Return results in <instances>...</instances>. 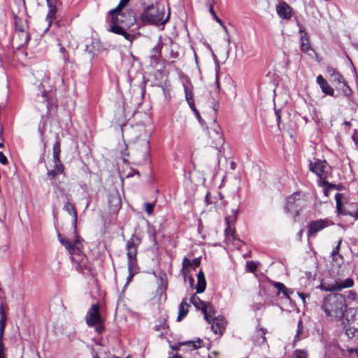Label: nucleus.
<instances>
[{"label": "nucleus", "instance_id": "1", "mask_svg": "<svg viewBox=\"0 0 358 358\" xmlns=\"http://www.w3.org/2000/svg\"><path fill=\"white\" fill-rule=\"evenodd\" d=\"M322 308L327 316L341 318L347 308L345 298L341 294H330L324 299Z\"/></svg>", "mask_w": 358, "mask_h": 358}, {"label": "nucleus", "instance_id": "2", "mask_svg": "<svg viewBox=\"0 0 358 358\" xmlns=\"http://www.w3.org/2000/svg\"><path fill=\"white\" fill-rule=\"evenodd\" d=\"M141 243V238L136 234H132L126 243L128 270L131 273V277H134L138 271L136 255Z\"/></svg>", "mask_w": 358, "mask_h": 358}, {"label": "nucleus", "instance_id": "3", "mask_svg": "<svg viewBox=\"0 0 358 358\" xmlns=\"http://www.w3.org/2000/svg\"><path fill=\"white\" fill-rule=\"evenodd\" d=\"M58 238L59 242L65 246L66 249L71 255V261L80 268L85 267L87 257L80 254L82 248L80 241L77 239L73 243H71L69 239L63 238L60 234H58Z\"/></svg>", "mask_w": 358, "mask_h": 358}, {"label": "nucleus", "instance_id": "4", "mask_svg": "<svg viewBox=\"0 0 358 358\" xmlns=\"http://www.w3.org/2000/svg\"><path fill=\"white\" fill-rule=\"evenodd\" d=\"M164 15V12L159 10L157 6L150 5L144 10L140 18L144 24H164L167 20H163Z\"/></svg>", "mask_w": 358, "mask_h": 358}, {"label": "nucleus", "instance_id": "5", "mask_svg": "<svg viewBox=\"0 0 358 358\" xmlns=\"http://www.w3.org/2000/svg\"><path fill=\"white\" fill-rule=\"evenodd\" d=\"M99 304H92L85 315L86 324L88 327H94L95 331L101 334L103 329V320L99 313Z\"/></svg>", "mask_w": 358, "mask_h": 358}, {"label": "nucleus", "instance_id": "6", "mask_svg": "<svg viewBox=\"0 0 358 358\" xmlns=\"http://www.w3.org/2000/svg\"><path fill=\"white\" fill-rule=\"evenodd\" d=\"M343 325L345 334L349 338L358 337V313L356 310L350 309L347 311Z\"/></svg>", "mask_w": 358, "mask_h": 358}, {"label": "nucleus", "instance_id": "7", "mask_svg": "<svg viewBox=\"0 0 358 358\" xmlns=\"http://www.w3.org/2000/svg\"><path fill=\"white\" fill-rule=\"evenodd\" d=\"M326 71L331 77V82L336 85V87L342 90L345 96H348L351 93V90L343 76L335 68L328 66L326 69Z\"/></svg>", "mask_w": 358, "mask_h": 358}, {"label": "nucleus", "instance_id": "8", "mask_svg": "<svg viewBox=\"0 0 358 358\" xmlns=\"http://www.w3.org/2000/svg\"><path fill=\"white\" fill-rule=\"evenodd\" d=\"M208 143L215 149L219 150L224 145V140L221 128L215 119L213 120V126L208 129Z\"/></svg>", "mask_w": 358, "mask_h": 358}, {"label": "nucleus", "instance_id": "9", "mask_svg": "<svg viewBox=\"0 0 358 358\" xmlns=\"http://www.w3.org/2000/svg\"><path fill=\"white\" fill-rule=\"evenodd\" d=\"M48 80V78H44L42 83L38 85L39 93L36 95V101L42 103L47 110H50V104H53V97L55 96V92L52 89H45L44 83Z\"/></svg>", "mask_w": 358, "mask_h": 358}, {"label": "nucleus", "instance_id": "10", "mask_svg": "<svg viewBox=\"0 0 358 358\" xmlns=\"http://www.w3.org/2000/svg\"><path fill=\"white\" fill-rule=\"evenodd\" d=\"M344 198L343 194L337 193L335 195V199L336 203V210L339 215H350L352 217H355V219L358 218V208L357 204H355V208L351 211L349 208V207L351 206L347 205L345 206H343V201L342 199Z\"/></svg>", "mask_w": 358, "mask_h": 358}, {"label": "nucleus", "instance_id": "11", "mask_svg": "<svg viewBox=\"0 0 358 358\" xmlns=\"http://www.w3.org/2000/svg\"><path fill=\"white\" fill-rule=\"evenodd\" d=\"M354 285V280L348 278L345 280H337L334 284L321 283L322 289L327 292L341 291L344 288H349Z\"/></svg>", "mask_w": 358, "mask_h": 358}, {"label": "nucleus", "instance_id": "12", "mask_svg": "<svg viewBox=\"0 0 358 358\" xmlns=\"http://www.w3.org/2000/svg\"><path fill=\"white\" fill-rule=\"evenodd\" d=\"M332 224L334 223L327 218L312 221L308 225V236L309 238L315 237L319 231Z\"/></svg>", "mask_w": 358, "mask_h": 358}, {"label": "nucleus", "instance_id": "13", "mask_svg": "<svg viewBox=\"0 0 358 358\" xmlns=\"http://www.w3.org/2000/svg\"><path fill=\"white\" fill-rule=\"evenodd\" d=\"M327 163L325 160L315 159L314 162H310L309 164V169L319 177L320 180H325L327 174Z\"/></svg>", "mask_w": 358, "mask_h": 358}, {"label": "nucleus", "instance_id": "14", "mask_svg": "<svg viewBox=\"0 0 358 358\" xmlns=\"http://www.w3.org/2000/svg\"><path fill=\"white\" fill-rule=\"evenodd\" d=\"M115 20L127 28H130L136 22L135 16L131 11H119L115 13Z\"/></svg>", "mask_w": 358, "mask_h": 358}, {"label": "nucleus", "instance_id": "15", "mask_svg": "<svg viewBox=\"0 0 358 358\" xmlns=\"http://www.w3.org/2000/svg\"><path fill=\"white\" fill-rule=\"evenodd\" d=\"M48 7V13L46 16V21L48 22V27L52 22L56 19L57 6L61 4L60 0H46Z\"/></svg>", "mask_w": 358, "mask_h": 358}, {"label": "nucleus", "instance_id": "16", "mask_svg": "<svg viewBox=\"0 0 358 358\" xmlns=\"http://www.w3.org/2000/svg\"><path fill=\"white\" fill-rule=\"evenodd\" d=\"M276 12L280 18L289 20L292 17V9L285 1H281L276 6Z\"/></svg>", "mask_w": 358, "mask_h": 358}, {"label": "nucleus", "instance_id": "17", "mask_svg": "<svg viewBox=\"0 0 358 358\" xmlns=\"http://www.w3.org/2000/svg\"><path fill=\"white\" fill-rule=\"evenodd\" d=\"M211 329L216 334H222L225 329V320L223 317H215L211 319Z\"/></svg>", "mask_w": 358, "mask_h": 358}, {"label": "nucleus", "instance_id": "18", "mask_svg": "<svg viewBox=\"0 0 358 358\" xmlns=\"http://www.w3.org/2000/svg\"><path fill=\"white\" fill-rule=\"evenodd\" d=\"M15 27L17 30L18 31V33L16 34L15 36V40H16L17 38H20L22 40V42L20 43L17 47V48H20V47L26 45L28 43L30 39V36L29 34L24 31L22 26L18 24V20L17 18L15 19Z\"/></svg>", "mask_w": 358, "mask_h": 358}, {"label": "nucleus", "instance_id": "19", "mask_svg": "<svg viewBox=\"0 0 358 358\" xmlns=\"http://www.w3.org/2000/svg\"><path fill=\"white\" fill-rule=\"evenodd\" d=\"M300 194L298 192L292 194L287 199L285 210L286 213H289L292 212H298V210L294 207L295 203L299 200Z\"/></svg>", "mask_w": 358, "mask_h": 358}, {"label": "nucleus", "instance_id": "20", "mask_svg": "<svg viewBox=\"0 0 358 358\" xmlns=\"http://www.w3.org/2000/svg\"><path fill=\"white\" fill-rule=\"evenodd\" d=\"M317 83L320 85L322 92L325 94L329 96H334V89L328 84L327 80L322 77V76L319 75L317 77Z\"/></svg>", "mask_w": 358, "mask_h": 358}, {"label": "nucleus", "instance_id": "21", "mask_svg": "<svg viewBox=\"0 0 358 358\" xmlns=\"http://www.w3.org/2000/svg\"><path fill=\"white\" fill-rule=\"evenodd\" d=\"M202 313L204 315L205 320L208 322H211V319L215 317V311L211 303H207L202 309Z\"/></svg>", "mask_w": 358, "mask_h": 358}, {"label": "nucleus", "instance_id": "22", "mask_svg": "<svg viewBox=\"0 0 358 358\" xmlns=\"http://www.w3.org/2000/svg\"><path fill=\"white\" fill-rule=\"evenodd\" d=\"M189 304L187 303V299H183L178 307V315L177 317L178 322L181 321L187 315L189 312Z\"/></svg>", "mask_w": 358, "mask_h": 358}, {"label": "nucleus", "instance_id": "23", "mask_svg": "<svg viewBox=\"0 0 358 358\" xmlns=\"http://www.w3.org/2000/svg\"><path fill=\"white\" fill-rule=\"evenodd\" d=\"M206 287V279L203 271H199L197 274L196 293H202L205 291Z\"/></svg>", "mask_w": 358, "mask_h": 358}, {"label": "nucleus", "instance_id": "24", "mask_svg": "<svg viewBox=\"0 0 358 358\" xmlns=\"http://www.w3.org/2000/svg\"><path fill=\"white\" fill-rule=\"evenodd\" d=\"M127 29V27H124L120 23L116 22L115 20V15H112V22L110 27V31L119 35H122L123 34L124 31Z\"/></svg>", "mask_w": 358, "mask_h": 358}, {"label": "nucleus", "instance_id": "25", "mask_svg": "<svg viewBox=\"0 0 358 358\" xmlns=\"http://www.w3.org/2000/svg\"><path fill=\"white\" fill-rule=\"evenodd\" d=\"M274 287L278 289V295L282 293L286 299H290L289 295L292 294L293 292L287 289L283 283L279 282H275Z\"/></svg>", "mask_w": 358, "mask_h": 358}, {"label": "nucleus", "instance_id": "26", "mask_svg": "<svg viewBox=\"0 0 358 358\" xmlns=\"http://www.w3.org/2000/svg\"><path fill=\"white\" fill-rule=\"evenodd\" d=\"M64 209L66 211H67L69 215H72V217H73V225H74V227L76 228V224H77L78 217H77V213H76V210L74 206L70 202L68 201L64 205Z\"/></svg>", "mask_w": 358, "mask_h": 358}, {"label": "nucleus", "instance_id": "27", "mask_svg": "<svg viewBox=\"0 0 358 358\" xmlns=\"http://www.w3.org/2000/svg\"><path fill=\"white\" fill-rule=\"evenodd\" d=\"M190 302L194 306L196 310H201L203 308V307L207 303L206 302L200 299L199 296H197L195 294H193L190 298Z\"/></svg>", "mask_w": 358, "mask_h": 358}, {"label": "nucleus", "instance_id": "28", "mask_svg": "<svg viewBox=\"0 0 358 358\" xmlns=\"http://www.w3.org/2000/svg\"><path fill=\"white\" fill-rule=\"evenodd\" d=\"M162 43L159 39L158 43L152 49L150 58L154 60H157L161 57Z\"/></svg>", "mask_w": 358, "mask_h": 358}, {"label": "nucleus", "instance_id": "29", "mask_svg": "<svg viewBox=\"0 0 358 358\" xmlns=\"http://www.w3.org/2000/svg\"><path fill=\"white\" fill-rule=\"evenodd\" d=\"M301 49L304 52H307L310 50L308 37L306 32L301 36Z\"/></svg>", "mask_w": 358, "mask_h": 358}, {"label": "nucleus", "instance_id": "30", "mask_svg": "<svg viewBox=\"0 0 358 358\" xmlns=\"http://www.w3.org/2000/svg\"><path fill=\"white\" fill-rule=\"evenodd\" d=\"M318 185L321 187H324V194L326 196H329V192L330 190L336 188V186L335 185L329 183L328 181H327L325 180H319Z\"/></svg>", "mask_w": 358, "mask_h": 358}, {"label": "nucleus", "instance_id": "31", "mask_svg": "<svg viewBox=\"0 0 358 358\" xmlns=\"http://www.w3.org/2000/svg\"><path fill=\"white\" fill-rule=\"evenodd\" d=\"M192 262L187 257H184L182 260V272L185 278L187 277L190 273L189 268L192 267Z\"/></svg>", "mask_w": 358, "mask_h": 358}, {"label": "nucleus", "instance_id": "32", "mask_svg": "<svg viewBox=\"0 0 358 358\" xmlns=\"http://www.w3.org/2000/svg\"><path fill=\"white\" fill-rule=\"evenodd\" d=\"M231 213L232 215H229L225 218L227 224H230L231 225L236 222L237 215L239 213V209L238 208L232 209Z\"/></svg>", "mask_w": 358, "mask_h": 358}, {"label": "nucleus", "instance_id": "33", "mask_svg": "<svg viewBox=\"0 0 358 358\" xmlns=\"http://www.w3.org/2000/svg\"><path fill=\"white\" fill-rule=\"evenodd\" d=\"M60 142L59 141H57L53 145V153H52V159H60Z\"/></svg>", "mask_w": 358, "mask_h": 358}, {"label": "nucleus", "instance_id": "34", "mask_svg": "<svg viewBox=\"0 0 358 358\" xmlns=\"http://www.w3.org/2000/svg\"><path fill=\"white\" fill-rule=\"evenodd\" d=\"M129 1V0H120L117 6L110 11V15H115V13L121 11L122 9L128 3Z\"/></svg>", "mask_w": 358, "mask_h": 358}, {"label": "nucleus", "instance_id": "35", "mask_svg": "<svg viewBox=\"0 0 358 358\" xmlns=\"http://www.w3.org/2000/svg\"><path fill=\"white\" fill-rule=\"evenodd\" d=\"M52 161H53V163H54V168H53V169L57 170V172H60L62 173H64V166L62 164V162L60 160V159H57V160L54 159H52Z\"/></svg>", "mask_w": 358, "mask_h": 358}, {"label": "nucleus", "instance_id": "36", "mask_svg": "<svg viewBox=\"0 0 358 358\" xmlns=\"http://www.w3.org/2000/svg\"><path fill=\"white\" fill-rule=\"evenodd\" d=\"M6 325V317H0V341L3 342V337Z\"/></svg>", "mask_w": 358, "mask_h": 358}, {"label": "nucleus", "instance_id": "37", "mask_svg": "<svg viewBox=\"0 0 358 358\" xmlns=\"http://www.w3.org/2000/svg\"><path fill=\"white\" fill-rule=\"evenodd\" d=\"M303 325L302 320L300 319L298 321L297 330H296V335L294 336V341L299 340V336L303 332Z\"/></svg>", "mask_w": 358, "mask_h": 358}, {"label": "nucleus", "instance_id": "38", "mask_svg": "<svg viewBox=\"0 0 358 358\" xmlns=\"http://www.w3.org/2000/svg\"><path fill=\"white\" fill-rule=\"evenodd\" d=\"M155 206V203H144V210L147 213L148 215H150L154 210Z\"/></svg>", "mask_w": 358, "mask_h": 358}, {"label": "nucleus", "instance_id": "39", "mask_svg": "<svg viewBox=\"0 0 358 358\" xmlns=\"http://www.w3.org/2000/svg\"><path fill=\"white\" fill-rule=\"evenodd\" d=\"M148 234H149L150 241L154 245H157L155 229L154 228H152H152H149V229H148Z\"/></svg>", "mask_w": 358, "mask_h": 358}, {"label": "nucleus", "instance_id": "40", "mask_svg": "<svg viewBox=\"0 0 358 358\" xmlns=\"http://www.w3.org/2000/svg\"><path fill=\"white\" fill-rule=\"evenodd\" d=\"M202 343V341L201 339H199L196 341H187L186 343H182L183 345H187L190 347H192L193 349H197L201 347V343Z\"/></svg>", "mask_w": 358, "mask_h": 358}, {"label": "nucleus", "instance_id": "41", "mask_svg": "<svg viewBox=\"0 0 358 358\" xmlns=\"http://www.w3.org/2000/svg\"><path fill=\"white\" fill-rule=\"evenodd\" d=\"M227 224V227L225 229V235L227 238H229L230 236L233 237L235 232L234 228L230 224Z\"/></svg>", "mask_w": 358, "mask_h": 358}, {"label": "nucleus", "instance_id": "42", "mask_svg": "<svg viewBox=\"0 0 358 358\" xmlns=\"http://www.w3.org/2000/svg\"><path fill=\"white\" fill-rule=\"evenodd\" d=\"M246 267L252 273H255L257 269V266L254 262H248Z\"/></svg>", "mask_w": 358, "mask_h": 358}, {"label": "nucleus", "instance_id": "43", "mask_svg": "<svg viewBox=\"0 0 358 358\" xmlns=\"http://www.w3.org/2000/svg\"><path fill=\"white\" fill-rule=\"evenodd\" d=\"M184 89H185L186 101L188 102L191 100H194L193 94H192V92L187 88V87L185 85Z\"/></svg>", "mask_w": 358, "mask_h": 358}, {"label": "nucleus", "instance_id": "44", "mask_svg": "<svg viewBox=\"0 0 358 358\" xmlns=\"http://www.w3.org/2000/svg\"><path fill=\"white\" fill-rule=\"evenodd\" d=\"M59 174H62V173L60 172H57V171L55 170V169L50 170L47 173V176H48V178L50 180L54 179Z\"/></svg>", "mask_w": 358, "mask_h": 358}, {"label": "nucleus", "instance_id": "45", "mask_svg": "<svg viewBox=\"0 0 358 358\" xmlns=\"http://www.w3.org/2000/svg\"><path fill=\"white\" fill-rule=\"evenodd\" d=\"M209 11H210V14L213 16L214 19L218 23H220L222 26H223V27L226 29V27H225V26L223 25V23H222V20L216 15V14H215L214 10H213V8L212 6H210Z\"/></svg>", "mask_w": 358, "mask_h": 358}, {"label": "nucleus", "instance_id": "46", "mask_svg": "<svg viewBox=\"0 0 358 358\" xmlns=\"http://www.w3.org/2000/svg\"><path fill=\"white\" fill-rule=\"evenodd\" d=\"M341 240H339L338 242V244L336 245V246L333 249L331 253V257L334 258L336 255H338V252H339V250H340V246H341Z\"/></svg>", "mask_w": 358, "mask_h": 358}, {"label": "nucleus", "instance_id": "47", "mask_svg": "<svg viewBox=\"0 0 358 358\" xmlns=\"http://www.w3.org/2000/svg\"><path fill=\"white\" fill-rule=\"evenodd\" d=\"M295 358H308V355L302 350H296Z\"/></svg>", "mask_w": 358, "mask_h": 358}, {"label": "nucleus", "instance_id": "48", "mask_svg": "<svg viewBox=\"0 0 358 358\" xmlns=\"http://www.w3.org/2000/svg\"><path fill=\"white\" fill-rule=\"evenodd\" d=\"M122 36H123L125 39L129 41L130 42H132L135 38L134 35L127 33L126 31V29L124 31L123 34H122Z\"/></svg>", "mask_w": 358, "mask_h": 358}, {"label": "nucleus", "instance_id": "49", "mask_svg": "<svg viewBox=\"0 0 358 358\" xmlns=\"http://www.w3.org/2000/svg\"><path fill=\"white\" fill-rule=\"evenodd\" d=\"M205 202L206 203L207 205H210L211 203H213V201H212V196H211V194L209 192H208L206 194V196H205Z\"/></svg>", "mask_w": 358, "mask_h": 358}, {"label": "nucleus", "instance_id": "50", "mask_svg": "<svg viewBox=\"0 0 358 358\" xmlns=\"http://www.w3.org/2000/svg\"><path fill=\"white\" fill-rule=\"evenodd\" d=\"M0 358H6L5 348L3 342L0 341Z\"/></svg>", "mask_w": 358, "mask_h": 358}, {"label": "nucleus", "instance_id": "51", "mask_svg": "<svg viewBox=\"0 0 358 358\" xmlns=\"http://www.w3.org/2000/svg\"><path fill=\"white\" fill-rule=\"evenodd\" d=\"M8 162L7 157L4 155L2 152H0V163L5 165Z\"/></svg>", "mask_w": 358, "mask_h": 358}, {"label": "nucleus", "instance_id": "52", "mask_svg": "<svg viewBox=\"0 0 358 358\" xmlns=\"http://www.w3.org/2000/svg\"><path fill=\"white\" fill-rule=\"evenodd\" d=\"M219 71H220V66L217 64L216 68V79H215V83L217 85V89H220V83H219Z\"/></svg>", "mask_w": 358, "mask_h": 358}, {"label": "nucleus", "instance_id": "53", "mask_svg": "<svg viewBox=\"0 0 358 358\" xmlns=\"http://www.w3.org/2000/svg\"><path fill=\"white\" fill-rule=\"evenodd\" d=\"M201 260L199 258H195L192 262V266L194 267H198L200 265Z\"/></svg>", "mask_w": 358, "mask_h": 358}, {"label": "nucleus", "instance_id": "54", "mask_svg": "<svg viewBox=\"0 0 358 358\" xmlns=\"http://www.w3.org/2000/svg\"><path fill=\"white\" fill-rule=\"evenodd\" d=\"M6 317V315L3 310V306L2 304L0 305V317Z\"/></svg>", "mask_w": 358, "mask_h": 358}, {"label": "nucleus", "instance_id": "55", "mask_svg": "<svg viewBox=\"0 0 358 358\" xmlns=\"http://www.w3.org/2000/svg\"><path fill=\"white\" fill-rule=\"evenodd\" d=\"M190 108L194 111V110H196V107H195V105H194V100H191L187 102Z\"/></svg>", "mask_w": 358, "mask_h": 358}, {"label": "nucleus", "instance_id": "56", "mask_svg": "<svg viewBox=\"0 0 358 358\" xmlns=\"http://www.w3.org/2000/svg\"><path fill=\"white\" fill-rule=\"evenodd\" d=\"M194 113L195 115L196 116L197 119L199 120V121L201 122V117L199 110L197 109H196L194 110Z\"/></svg>", "mask_w": 358, "mask_h": 358}, {"label": "nucleus", "instance_id": "57", "mask_svg": "<svg viewBox=\"0 0 358 358\" xmlns=\"http://www.w3.org/2000/svg\"><path fill=\"white\" fill-rule=\"evenodd\" d=\"M300 298L303 300V303H305L306 294L304 293H298Z\"/></svg>", "mask_w": 358, "mask_h": 358}, {"label": "nucleus", "instance_id": "58", "mask_svg": "<svg viewBox=\"0 0 358 358\" xmlns=\"http://www.w3.org/2000/svg\"><path fill=\"white\" fill-rule=\"evenodd\" d=\"M275 115L277 117V120L279 122L280 120V110H275Z\"/></svg>", "mask_w": 358, "mask_h": 358}, {"label": "nucleus", "instance_id": "59", "mask_svg": "<svg viewBox=\"0 0 358 358\" xmlns=\"http://www.w3.org/2000/svg\"><path fill=\"white\" fill-rule=\"evenodd\" d=\"M174 358H182L180 355H176L174 357Z\"/></svg>", "mask_w": 358, "mask_h": 358}, {"label": "nucleus", "instance_id": "60", "mask_svg": "<svg viewBox=\"0 0 358 358\" xmlns=\"http://www.w3.org/2000/svg\"><path fill=\"white\" fill-rule=\"evenodd\" d=\"M261 331H262L263 334L264 335L266 332V330L265 329H262Z\"/></svg>", "mask_w": 358, "mask_h": 358}, {"label": "nucleus", "instance_id": "61", "mask_svg": "<svg viewBox=\"0 0 358 358\" xmlns=\"http://www.w3.org/2000/svg\"><path fill=\"white\" fill-rule=\"evenodd\" d=\"M132 278H133V277H131V273H129V275L128 276V278H127L128 281L131 280Z\"/></svg>", "mask_w": 358, "mask_h": 358}, {"label": "nucleus", "instance_id": "62", "mask_svg": "<svg viewBox=\"0 0 358 358\" xmlns=\"http://www.w3.org/2000/svg\"><path fill=\"white\" fill-rule=\"evenodd\" d=\"M214 108L215 112L216 113V112L217 111V104H215V105L214 106V108Z\"/></svg>", "mask_w": 358, "mask_h": 358}, {"label": "nucleus", "instance_id": "63", "mask_svg": "<svg viewBox=\"0 0 358 358\" xmlns=\"http://www.w3.org/2000/svg\"><path fill=\"white\" fill-rule=\"evenodd\" d=\"M3 146V143L2 142V141H0V148H2Z\"/></svg>", "mask_w": 358, "mask_h": 358}, {"label": "nucleus", "instance_id": "64", "mask_svg": "<svg viewBox=\"0 0 358 358\" xmlns=\"http://www.w3.org/2000/svg\"><path fill=\"white\" fill-rule=\"evenodd\" d=\"M189 280H190V282H191V283H193V282H194V279H193V278H192V277H190Z\"/></svg>", "mask_w": 358, "mask_h": 358}]
</instances>
